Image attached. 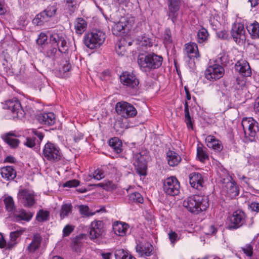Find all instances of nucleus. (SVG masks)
<instances>
[{
  "mask_svg": "<svg viewBox=\"0 0 259 259\" xmlns=\"http://www.w3.org/2000/svg\"><path fill=\"white\" fill-rule=\"evenodd\" d=\"M225 59H226V56L225 55L222 54H220L219 55H218V56L216 59V60H215L217 62L216 64H219V63H220L221 64H223L226 62Z\"/></svg>",
  "mask_w": 259,
  "mask_h": 259,
  "instance_id": "obj_60",
  "label": "nucleus"
},
{
  "mask_svg": "<svg viewBox=\"0 0 259 259\" xmlns=\"http://www.w3.org/2000/svg\"><path fill=\"white\" fill-rule=\"evenodd\" d=\"M35 195L32 191L27 189L20 190L17 195L18 201L25 207H31L36 202Z\"/></svg>",
  "mask_w": 259,
  "mask_h": 259,
  "instance_id": "obj_11",
  "label": "nucleus"
},
{
  "mask_svg": "<svg viewBox=\"0 0 259 259\" xmlns=\"http://www.w3.org/2000/svg\"><path fill=\"white\" fill-rule=\"evenodd\" d=\"M168 164L170 166L178 165L182 160L181 157L176 152L169 150L166 153Z\"/></svg>",
  "mask_w": 259,
  "mask_h": 259,
  "instance_id": "obj_28",
  "label": "nucleus"
},
{
  "mask_svg": "<svg viewBox=\"0 0 259 259\" xmlns=\"http://www.w3.org/2000/svg\"><path fill=\"white\" fill-rule=\"evenodd\" d=\"M185 121L187 124V127L189 128H192V123L191 119V117L190 115L189 111V107L187 102H185Z\"/></svg>",
  "mask_w": 259,
  "mask_h": 259,
  "instance_id": "obj_50",
  "label": "nucleus"
},
{
  "mask_svg": "<svg viewBox=\"0 0 259 259\" xmlns=\"http://www.w3.org/2000/svg\"><path fill=\"white\" fill-rule=\"evenodd\" d=\"M247 29L252 38H259V24L256 21L247 25Z\"/></svg>",
  "mask_w": 259,
  "mask_h": 259,
  "instance_id": "obj_32",
  "label": "nucleus"
},
{
  "mask_svg": "<svg viewBox=\"0 0 259 259\" xmlns=\"http://www.w3.org/2000/svg\"><path fill=\"white\" fill-rule=\"evenodd\" d=\"M245 214L242 211L236 210L230 217V224L228 228L232 229L240 227L245 223Z\"/></svg>",
  "mask_w": 259,
  "mask_h": 259,
  "instance_id": "obj_15",
  "label": "nucleus"
},
{
  "mask_svg": "<svg viewBox=\"0 0 259 259\" xmlns=\"http://www.w3.org/2000/svg\"><path fill=\"white\" fill-rule=\"evenodd\" d=\"M8 244V242H7L3 237L0 238V248H6L8 249L12 248V247H9Z\"/></svg>",
  "mask_w": 259,
  "mask_h": 259,
  "instance_id": "obj_63",
  "label": "nucleus"
},
{
  "mask_svg": "<svg viewBox=\"0 0 259 259\" xmlns=\"http://www.w3.org/2000/svg\"><path fill=\"white\" fill-rule=\"evenodd\" d=\"M128 229L129 226L125 223L116 221L113 224V230L114 233L119 236H125Z\"/></svg>",
  "mask_w": 259,
  "mask_h": 259,
  "instance_id": "obj_23",
  "label": "nucleus"
},
{
  "mask_svg": "<svg viewBox=\"0 0 259 259\" xmlns=\"http://www.w3.org/2000/svg\"><path fill=\"white\" fill-rule=\"evenodd\" d=\"M72 205L71 204H64L62 205L60 210V215L61 219H63L72 211Z\"/></svg>",
  "mask_w": 259,
  "mask_h": 259,
  "instance_id": "obj_43",
  "label": "nucleus"
},
{
  "mask_svg": "<svg viewBox=\"0 0 259 259\" xmlns=\"http://www.w3.org/2000/svg\"><path fill=\"white\" fill-rule=\"evenodd\" d=\"M206 146L217 151H221L223 148L222 142L214 136L212 135L207 136L205 138Z\"/></svg>",
  "mask_w": 259,
  "mask_h": 259,
  "instance_id": "obj_22",
  "label": "nucleus"
},
{
  "mask_svg": "<svg viewBox=\"0 0 259 259\" xmlns=\"http://www.w3.org/2000/svg\"><path fill=\"white\" fill-rule=\"evenodd\" d=\"M79 185V182L77 180L68 181L63 184L64 187H75Z\"/></svg>",
  "mask_w": 259,
  "mask_h": 259,
  "instance_id": "obj_53",
  "label": "nucleus"
},
{
  "mask_svg": "<svg viewBox=\"0 0 259 259\" xmlns=\"http://www.w3.org/2000/svg\"><path fill=\"white\" fill-rule=\"evenodd\" d=\"M147 155L141 153H135L133 155V164L137 172L140 176H146L147 174Z\"/></svg>",
  "mask_w": 259,
  "mask_h": 259,
  "instance_id": "obj_12",
  "label": "nucleus"
},
{
  "mask_svg": "<svg viewBox=\"0 0 259 259\" xmlns=\"http://www.w3.org/2000/svg\"><path fill=\"white\" fill-rule=\"evenodd\" d=\"M197 157L200 161L203 162L208 159V155L206 150L200 146H198L197 148Z\"/></svg>",
  "mask_w": 259,
  "mask_h": 259,
  "instance_id": "obj_40",
  "label": "nucleus"
},
{
  "mask_svg": "<svg viewBox=\"0 0 259 259\" xmlns=\"http://www.w3.org/2000/svg\"><path fill=\"white\" fill-rule=\"evenodd\" d=\"M24 231V229H21L19 230L12 232L10 235V240L8 241V246L12 248L17 243V238L19 237Z\"/></svg>",
  "mask_w": 259,
  "mask_h": 259,
  "instance_id": "obj_34",
  "label": "nucleus"
},
{
  "mask_svg": "<svg viewBox=\"0 0 259 259\" xmlns=\"http://www.w3.org/2000/svg\"><path fill=\"white\" fill-rule=\"evenodd\" d=\"M189 182L191 187L194 189L200 190L203 186L204 179L200 173L194 172L190 174Z\"/></svg>",
  "mask_w": 259,
  "mask_h": 259,
  "instance_id": "obj_21",
  "label": "nucleus"
},
{
  "mask_svg": "<svg viewBox=\"0 0 259 259\" xmlns=\"http://www.w3.org/2000/svg\"><path fill=\"white\" fill-rule=\"evenodd\" d=\"M249 207L252 211H255L256 212H259V203H258L252 202L249 204Z\"/></svg>",
  "mask_w": 259,
  "mask_h": 259,
  "instance_id": "obj_61",
  "label": "nucleus"
},
{
  "mask_svg": "<svg viewBox=\"0 0 259 259\" xmlns=\"http://www.w3.org/2000/svg\"><path fill=\"white\" fill-rule=\"evenodd\" d=\"M24 144L29 148H32L35 146V140L32 138H27Z\"/></svg>",
  "mask_w": 259,
  "mask_h": 259,
  "instance_id": "obj_59",
  "label": "nucleus"
},
{
  "mask_svg": "<svg viewBox=\"0 0 259 259\" xmlns=\"http://www.w3.org/2000/svg\"><path fill=\"white\" fill-rule=\"evenodd\" d=\"M78 7V4L75 0H66L65 7L68 11L69 14L71 15L76 10Z\"/></svg>",
  "mask_w": 259,
  "mask_h": 259,
  "instance_id": "obj_41",
  "label": "nucleus"
},
{
  "mask_svg": "<svg viewBox=\"0 0 259 259\" xmlns=\"http://www.w3.org/2000/svg\"><path fill=\"white\" fill-rule=\"evenodd\" d=\"M2 177L6 180H13L16 176V171L12 166H7L0 169Z\"/></svg>",
  "mask_w": 259,
  "mask_h": 259,
  "instance_id": "obj_27",
  "label": "nucleus"
},
{
  "mask_svg": "<svg viewBox=\"0 0 259 259\" xmlns=\"http://www.w3.org/2000/svg\"><path fill=\"white\" fill-rule=\"evenodd\" d=\"M138 41L139 45L142 47H150L153 45L152 39L145 35L142 36Z\"/></svg>",
  "mask_w": 259,
  "mask_h": 259,
  "instance_id": "obj_49",
  "label": "nucleus"
},
{
  "mask_svg": "<svg viewBox=\"0 0 259 259\" xmlns=\"http://www.w3.org/2000/svg\"><path fill=\"white\" fill-rule=\"evenodd\" d=\"M57 8L56 6H49L46 9L42 11L44 15L49 20L50 18L54 16L56 13Z\"/></svg>",
  "mask_w": 259,
  "mask_h": 259,
  "instance_id": "obj_46",
  "label": "nucleus"
},
{
  "mask_svg": "<svg viewBox=\"0 0 259 259\" xmlns=\"http://www.w3.org/2000/svg\"><path fill=\"white\" fill-rule=\"evenodd\" d=\"M172 41L171 32L169 29H166L164 34V42L166 44H169Z\"/></svg>",
  "mask_w": 259,
  "mask_h": 259,
  "instance_id": "obj_55",
  "label": "nucleus"
},
{
  "mask_svg": "<svg viewBox=\"0 0 259 259\" xmlns=\"http://www.w3.org/2000/svg\"><path fill=\"white\" fill-rule=\"evenodd\" d=\"M87 27V23L83 18H78L75 20L74 28L76 33L78 34H82L86 30Z\"/></svg>",
  "mask_w": 259,
  "mask_h": 259,
  "instance_id": "obj_30",
  "label": "nucleus"
},
{
  "mask_svg": "<svg viewBox=\"0 0 259 259\" xmlns=\"http://www.w3.org/2000/svg\"><path fill=\"white\" fill-rule=\"evenodd\" d=\"M115 257L116 259H135L123 249H117L115 252Z\"/></svg>",
  "mask_w": 259,
  "mask_h": 259,
  "instance_id": "obj_42",
  "label": "nucleus"
},
{
  "mask_svg": "<svg viewBox=\"0 0 259 259\" xmlns=\"http://www.w3.org/2000/svg\"><path fill=\"white\" fill-rule=\"evenodd\" d=\"M184 53L186 55L185 57L186 61H188V59H194L199 57L197 46L195 43L186 44Z\"/></svg>",
  "mask_w": 259,
  "mask_h": 259,
  "instance_id": "obj_20",
  "label": "nucleus"
},
{
  "mask_svg": "<svg viewBox=\"0 0 259 259\" xmlns=\"http://www.w3.org/2000/svg\"><path fill=\"white\" fill-rule=\"evenodd\" d=\"M57 49L56 48L54 47L53 48L48 50L46 54L49 57H54L57 52Z\"/></svg>",
  "mask_w": 259,
  "mask_h": 259,
  "instance_id": "obj_64",
  "label": "nucleus"
},
{
  "mask_svg": "<svg viewBox=\"0 0 259 259\" xmlns=\"http://www.w3.org/2000/svg\"><path fill=\"white\" fill-rule=\"evenodd\" d=\"M168 16L173 23H175L179 15L181 0H168Z\"/></svg>",
  "mask_w": 259,
  "mask_h": 259,
  "instance_id": "obj_19",
  "label": "nucleus"
},
{
  "mask_svg": "<svg viewBox=\"0 0 259 259\" xmlns=\"http://www.w3.org/2000/svg\"><path fill=\"white\" fill-rule=\"evenodd\" d=\"M78 209L80 213L85 216H92L95 214L96 212H99L101 210H97L95 212H91L89 207L87 205H81L78 206Z\"/></svg>",
  "mask_w": 259,
  "mask_h": 259,
  "instance_id": "obj_48",
  "label": "nucleus"
},
{
  "mask_svg": "<svg viewBox=\"0 0 259 259\" xmlns=\"http://www.w3.org/2000/svg\"><path fill=\"white\" fill-rule=\"evenodd\" d=\"M243 252L248 256H251L252 255L253 248L250 244H247L245 247H242Z\"/></svg>",
  "mask_w": 259,
  "mask_h": 259,
  "instance_id": "obj_57",
  "label": "nucleus"
},
{
  "mask_svg": "<svg viewBox=\"0 0 259 259\" xmlns=\"http://www.w3.org/2000/svg\"><path fill=\"white\" fill-rule=\"evenodd\" d=\"M168 237L171 243L174 244L176 241L179 240V237L177 233L173 231H170L168 234Z\"/></svg>",
  "mask_w": 259,
  "mask_h": 259,
  "instance_id": "obj_56",
  "label": "nucleus"
},
{
  "mask_svg": "<svg viewBox=\"0 0 259 259\" xmlns=\"http://www.w3.org/2000/svg\"><path fill=\"white\" fill-rule=\"evenodd\" d=\"M225 189L227 195L230 198H234L239 194V189L234 182L231 181L228 182L225 186Z\"/></svg>",
  "mask_w": 259,
  "mask_h": 259,
  "instance_id": "obj_29",
  "label": "nucleus"
},
{
  "mask_svg": "<svg viewBox=\"0 0 259 259\" xmlns=\"http://www.w3.org/2000/svg\"><path fill=\"white\" fill-rule=\"evenodd\" d=\"M225 73L223 67L219 64H210L205 71V78L211 81H214L222 77Z\"/></svg>",
  "mask_w": 259,
  "mask_h": 259,
  "instance_id": "obj_7",
  "label": "nucleus"
},
{
  "mask_svg": "<svg viewBox=\"0 0 259 259\" xmlns=\"http://www.w3.org/2000/svg\"><path fill=\"white\" fill-rule=\"evenodd\" d=\"M50 41L54 47H57L61 53H65L68 49L66 36L62 32L52 33L50 35Z\"/></svg>",
  "mask_w": 259,
  "mask_h": 259,
  "instance_id": "obj_10",
  "label": "nucleus"
},
{
  "mask_svg": "<svg viewBox=\"0 0 259 259\" xmlns=\"http://www.w3.org/2000/svg\"><path fill=\"white\" fill-rule=\"evenodd\" d=\"M50 215V212L48 210L41 209L39 210L36 214V220L38 222H44L48 220Z\"/></svg>",
  "mask_w": 259,
  "mask_h": 259,
  "instance_id": "obj_47",
  "label": "nucleus"
},
{
  "mask_svg": "<svg viewBox=\"0 0 259 259\" xmlns=\"http://www.w3.org/2000/svg\"><path fill=\"white\" fill-rule=\"evenodd\" d=\"M71 68V65L69 61L66 59H63L59 63L58 70L60 75L62 77L64 76V73L69 71Z\"/></svg>",
  "mask_w": 259,
  "mask_h": 259,
  "instance_id": "obj_36",
  "label": "nucleus"
},
{
  "mask_svg": "<svg viewBox=\"0 0 259 259\" xmlns=\"http://www.w3.org/2000/svg\"><path fill=\"white\" fill-rule=\"evenodd\" d=\"M116 112L124 118L133 117L137 115L136 109L132 104L126 102H119L116 105Z\"/></svg>",
  "mask_w": 259,
  "mask_h": 259,
  "instance_id": "obj_8",
  "label": "nucleus"
},
{
  "mask_svg": "<svg viewBox=\"0 0 259 259\" xmlns=\"http://www.w3.org/2000/svg\"><path fill=\"white\" fill-rule=\"evenodd\" d=\"M109 146L116 153H120L122 151V142L117 138H111L109 141Z\"/></svg>",
  "mask_w": 259,
  "mask_h": 259,
  "instance_id": "obj_35",
  "label": "nucleus"
},
{
  "mask_svg": "<svg viewBox=\"0 0 259 259\" xmlns=\"http://www.w3.org/2000/svg\"><path fill=\"white\" fill-rule=\"evenodd\" d=\"M183 206L189 212L198 214L205 211L209 206L207 196L194 195L186 198L183 203Z\"/></svg>",
  "mask_w": 259,
  "mask_h": 259,
  "instance_id": "obj_1",
  "label": "nucleus"
},
{
  "mask_svg": "<svg viewBox=\"0 0 259 259\" xmlns=\"http://www.w3.org/2000/svg\"><path fill=\"white\" fill-rule=\"evenodd\" d=\"M234 86L235 89L239 92H246L247 91L246 81L243 77L237 78Z\"/></svg>",
  "mask_w": 259,
  "mask_h": 259,
  "instance_id": "obj_37",
  "label": "nucleus"
},
{
  "mask_svg": "<svg viewBox=\"0 0 259 259\" xmlns=\"http://www.w3.org/2000/svg\"><path fill=\"white\" fill-rule=\"evenodd\" d=\"M105 38V34L103 31L95 30L85 34L83 41L87 48L94 49L102 45Z\"/></svg>",
  "mask_w": 259,
  "mask_h": 259,
  "instance_id": "obj_3",
  "label": "nucleus"
},
{
  "mask_svg": "<svg viewBox=\"0 0 259 259\" xmlns=\"http://www.w3.org/2000/svg\"><path fill=\"white\" fill-rule=\"evenodd\" d=\"M37 119L41 124L49 125H53L55 122V115L53 112L44 113L37 115Z\"/></svg>",
  "mask_w": 259,
  "mask_h": 259,
  "instance_id": "obj_24",
  "label": "nucleus"
},
{
  "mask_svg": "<svg viewBox=\"0 0 259 259\" xmlns=\"http://www.w3.org/2000/svg\"><path fill=\"white\" fill-rule=\"evenodd\" d=\"M47 40L48 37L47 35L45 33L41 32L36 39V43L39 45H42L47 42Z\"/></svg>",
  "mask_w": 259,
  "mask_h": 259,
  "instance_id": "obj_51",
  "label": "nucleus"
},
{
  "mask_svg": "<svg viewBox=\"0 0 259 259\" xmlns=\"http://www.w3.org/2000/svg\"><path fill=\"white\" fill-rule=\"evenodd\" d=\"M93 178L97 180H100L104 177L103 172L101 169H97L92 175Z\"/></svg>",
  "mask_w": 259,
  "mask_h": 259,
  "instance_id": "obj_54",
  "label": "nucleus"
},
{
  "mask_svg": "<svg viewBox=\"0 0 259 259\" xmlns=\"http://www.w3.org/2000/svg\"><path fill=\"white\" fill-rule=\"evenodd\" d=\"M4 202L6 210L9 212H13L15 209L14 200L10 196H5L4 199Z\"/></svg>",
  "mask_w": 259,
  "mask_h": 259,
  "instance_id": "obj_39",
  "label": "nucleus"
},
{
  "mask_svg": "<svg viewBox=\"0 0 259 259\" xmlns=\"http://www.w3.org/2000/svg\"><path fill=\"white\" fill-rule=\"evenodd\" d=\"M42 240V238L38 234L33 235L32 240L28 245L27 249L29 252H34L40 246Z\"/></svg>",
  "mask_w": 259,
  "mask_h": 259,
  "instance_id": "obj_33",
  "label": "nucleus"
},
{
  "mask_svg": "<svg viewBox=\"0 0 259 259\" xmlns=\"http://www.w3.org/2000/svg\"><path fill=\"white\" fill-rule=\"evenodd\" d=\"M14 136V135L10 133L3 136V138L5 142L12 148H16L20 143L19 140Z\"/></svg>",
  "mask_w": 259,
  "mask_h": 259,
  "instance_id": "obj_31",
  "label": "nucleus"
},
{
  "mask_svg": "<svg viewBox=\"0 0 259 259\" xmlns=\"http://www.w3.org/2000/svg\"><path fill=\"white\" fill-rule=\"evenodd\" d=\"M128 200L131 203H142L144 200L140 193L138 192H134L129 195Z\"/></svg>",
  "mask_w": 259,
  "mask_h": 259,
  "instance_id": "obj_44",
  "label": "nucleus"
},
{
  "mask_svg": "<svg viewBox=\"0 0 259 259\" xmlns=\"http://www.w3.org/2000/svg\"><path fill=\"white\" fill-rule=\"evenodd\" d=\"M241 124L244 132L245 142L255 141L259 130L257 122L252 117H246L242 119Z\"/></svg>",
  "mask_w": 259,
  "mask_h": 259,
  "instance_id": "obj_4",
  "label": "nucleus"
},
{
  "mask_svg": "<svg viewBox=\"0 0 259 259\" xmlns=\"http://www.w3.org/2000/svg\"><path fill=\"white\" fill-rule=\"evenodd\" d=\"M121 82L124 85L134 88L139 84V80L136 76L131 72L125 71L120 76Z\"/></svg>",
  "mask_w": 259,
  "mask_h": 259,
  "instance_id": "obj_17",
  "label": "nucleus"
},
{
  "mask_svg": "<svg viewBox=\"0 0 259 259\" xmlns=\"http://www.w3.org/2000/svg\"><path fill=\"white\" fill-rule=\"evenodd\" d=\"M231 36L238 44H242L246 39L244 25L240 23H234L231 31Z\"/></svg>",
  "mask_w": 259,
  "mask_h": 259,
  "instance_id": "obj_13",
  "label": "nucleus"
},
{
  "mask_svg": "<svg viewBox=\"0 0 259 259\" xmlns=\"http://www.w3.org/2000/svg\"><path fill=\"white\" fill-rule=\"evenodd\" d=\"M90 233L92 239L102 238L104 234V224L103 222L95 221L92 222Z\"/></svg>",
  "mask_w": 259,
  "mask_h": 259,
  "instance_id": "obj_16",
  "label": "nucleus"
},
{
  "mask_svg": "<svg viewBox=\"0 0 259 259\" xmlns=\"http://www.w3.org/2000/svg\"><path fill=\"white\" fill-rule=\"evenodd\" d=\"M5 108L12 112L14 117L21 118L24 117L25 113L20 102L14 98L6 102Z\"/></svg>",
  "mask_w": 259,
  "mask_h": 259,
  "instance_id": "obj_14",
  "label": "nucleus"
},
{
  "mask_svg": "<svg viewBox=\"0 0 259 259\" xmlns=\"http://www.w3.org/2000/svg\"><path fill=\"white\" fill-rule=\"evenodd\" d=\"M32 214L30 212H27L23 209H21L16 211L14 213V219L16 222L24 221L29 222L32 218Z\"/></svg>",
  "mask_w": 259,
  "mask_h": 259,
  "instance_id": "obj_26",
  "label": "nucleus"
},
{
  "mask_svg": "<svg viewBox=\"0 0 259 259\" xmlns=\"http://www.w3.org/2000/svg\"><path fill=\"white\" fill-rule=\"evenodd\" d=\"M43 154L48 160L52 162L58 161L62 157L60 149L56 145L51 142H48L45 144Z\"/></svg>",
  "mask_w": 259,
  "mask_h": 259,
  "instance_id": "obj_6",
  "label": "nucleus"
},
{
  "mask_svg": "<svg viewBox=\"0 0 259 259\" xmlns=\"http://www.w3.org/2000/svg\"><path fill=\"white\" fill-rule=\"evenodd\" d=\"M153 246L148 242L139 241L136 246L137 252L140 256H149L152 254Z\"/></svg>",
  "mask_w": 259,
  "mask_h": 259,
  "instance_id": "obj_18",
  "label": "nucleus"
},
{
  "mask_svg": "<svg viewBox=\"0 0 259 259\" xmlns=\"http://www.w3.org/2000/svg\"><path fill=\"white\" fill-rule=\"evenodd\" d=\"M162 62V57L153 53L140 54L138 58V65L141 70L145 72H149L152 70L159 68Z\"/></svg>",
  "mask_w": 259,
  "mask_h": 259,
  "instance_id": "obj_2",
  "label": "nucleus"
},
{
  "mask_svg": "<svg viewBox=\"0 0 259 259\" xmlns=\"http://www.w3.org/2000/svg\"><path fill=\"white\" fill-rule=\"evenodd\" d=\"M49 20L47 18L46 16L44 15V13L41 12L35 17L32 20V23L35 25L41 26Z\"/></svg>",
  "mask_w": 259,
  "mask_h": 259,
  "instance_id": "obj_38",
  "label": "nucleus"
},
{
  "mask_svg": "<svg viewBox=\"0 0 259 259\" xmlns=\"http://www.w3.org/2000/svg\"><path fill=\"white\" fill-rule=\"evenodd\" d=\"M217 35L218 37L222 39H226L228 36L227 32L225 30L218 32Z\"/></svg>",
  "mask_w": 259,
  "mask_h": 259,
  "instance_id": "obj_62",
  "label": "nucleus"
},
{
  "mask_svg": "<svg viewBox=\"0 0 259 259\" xmlns=\"http://www.w3.org/2000/svg\"><path fill=\"white\" fill-rule=\"evenodd\" d=\"M163 188L167 195L175 196L180 193V185L176 177H170L164 181Z\"/></svg>",
  "mask_w": 259,
  "mask_h": 259,
  "instance_id": "obj_9",
  "label": "nucleus"
},
{
  "mask_svg": "<svg viewBox=\"0 0 259 259\" xmlns=\"http://www.w3.org/2000/svg\"><path fill=\"white\" fill-rule=\"evenodd\" d=\"M135 17L131 16L121 17L119 21L113 23L112 26L113 34L117 35L120 32L130 30L135 23Z\"/></svg>",
  "mask_w": 259,
  "mask_h": 259,
  "instance_id": "obj_5",
  "label": "nucleus"
},
{
  "mask_svg": "<svg viewBox=\"0 0 259 259\" xmlns=\"http://www.w3.org/2000/svg\"><path fill=\"white\" fill-rule=\"evenodd\" d=\"M74 230V227L67 225L65 226L63 230V236H68Z\"/></svg>",
  "mask_w": 259,
  "mask_h": 259,
  "instance_id": "obj_58",
  "label": "nucleus"
},
{
  "mask_svg": "<svg viewBox=\"0 0 259 259\" xmlns=\"http://www.w3.org/2000/svg\"><path fill=\"white\" fill-rule=\"evenodd\" d=\"M116 52L119 56H122L125 51V47L122 45V40L117 44L116 48Z\"/></svg>",
  "mask_w": 259,
  "mask_h": 259,
  "instance_id": "obj_52",
  "label": "nucleus"
},
{
  "mask_svg": "<svg viewBox=\"0 0 259 259\" xmlns=\"http://www.w3.org/2000/svg\"><path fill=\"white\" fill-rule=\"evenodd\" d=\"M208 36V32L204 28H202L198 31L197 33V38L199 43H203L205 41L207 40Z\"/></svg>",
  "mask_w": 259,
  "mask_h": 259,
  "instance_id": "obj_45",
  "label": "nucleus"
},
{
  "mask_svg": "<svg viewBox=\"0 0 259 259\" xmlns=\"http://www.w3.org/2000/svg\"><path fill=\"white\" fill-rule=\"evenodd\" d=\"M236 70L243 76H248L251 74V69L248 63L245 60H239L235 65Z\"/></svg>",
  "mask_w": 259,
  "mask_h": 259,
  "instance_id": "obj_25",
  "label": "nucleus"
}]
</instances>
